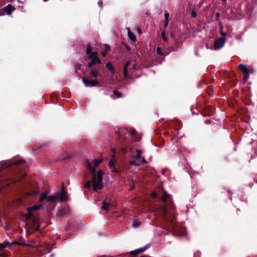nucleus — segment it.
Here are the masks:
<instances>
[{"label":"nucleus","instance_id":"0eeeda50","mask_svg":"<svg viewBox=\"0 0 257 257\" xmlns=\"http://www.w3.org/2000/svg\"><path fill=\"white\" fill-rule=\"evenodd\" d=\"M225 42V39L224 38H219L217 39L214 42V49L217 50L221 48L224 46Z\"/></svg>","mask_w":257,"mask_h":257},{"label":"nucleus","instance_id":"5701e85b","mask_svg":"<svg viewBox=\"0 0 257 257\" xmlns=\"http://www.w3.org/2000/svg\"><path fill=\"white\" fill-rule=\"evenodd\" d=\"M47 193H42L41 195V196H40L39 201L40 202L43 201L46 198L47 199Z\"/></svg>","mask_w":257,"mask_h":257},{"label":"nucleus","instance_id":"72a5a7b5","mask_svg":"<svg viewBox=\"0 0 257 257\" xmlns=\"http://www.w3.org/2000/svg\"><path fill=\"white\" fill-rule=\"evenodd\" d=\"M91 186V183L90 181L87 182L85 185L84 187L89 188Z\"/></svg>","mask_w":257,"mask_h":257},{"label":"nucleus","instance_id":"2eb2a0df","mask_svg":"<svg viewBox=\"0 0 257 257\" xmlns=\"http://www.w3.org/2000/svg\"><path fill=\"white\" fill-rule=\"evenodd\" d=\"M128 36V38L134 42H135L136 41V36L134 35V34L129 29H128L127 31Z\"/></svg>","mask_w":257,"mask_h":257},{"label":"nucleus","instance_id":"b1692460","mask_svg":"<svg viewBox=\"0 0 257 257\" xmlns=\"http://www.w3.org/2000/svg\"><path fill=\"white\" fill-rule=\"evenodd\" d=\"M92 49L90 45H87L86 46V53L88 55H90L91 53Z\"/></svg>","mask_w":257,"mask_h":257},{"label":"nucleus","instance_id":"c03bdc74","mask_svg":"<svg viewBox=\"0 0 257 257\" xmlns=\"http://www.w3.org/2000/svg\"><path fill=\"white\" fill-rule=\"evenodd\" d=\"M133 134H134L135 133V131H133V132H132Z\"/></svg>","mask_w":257,"mask_h":257},{"label":"nucleus","instance_id":"f8f14e48","mask_svg":"<svg viewBox=\"0 0 257 257\" xmlns=\"http://www.w3.org/2000/svg\"><path fill=\"white\" fill-rule=\"evenodd\" d=\"M15 10V8L11 5H8L4 8V11L8 15H10Z\"/></svg>","mask_w":257,"mask_h":257},{"label":"nucleus","instance_id":"4c0bfd02","mask_svg":"<svg viewBox=\"0 0 257 257\" xmlns=\"http://www.w3.org/2000/svg\"><path fill=\"white\" fill-rule=\"evenodd\" d=\"M5 164L4 163H0V165L4 164V168H7V165H6V164Z\"/></svg>","mask_w":257,"mask_h":257},{"label":"nucleus","instance_id":"7c9ffc66","mask_svg":"<svg viewBox=\"0 0 257 257\" xmlns=\"http://www.w3.org/2000/svg\"><path fill=\"white\" fill-rule=\"evenodd\" d=\"M156 50H157V52L159 54H160L161 55H163V53L162 52V50H161V49L160 47H157Z\"/></svg>","mask_w":257,"mask_h":257},{"label":"nucleus","instance_id":"2f4dec72","mask_svg":"<svg viewBox=\"0 0 257 257\" xmlns=\"http://www.w3.org/2000/svg\"><path fill=\"white\" fill-rule=\"evenodd\" d=\"M190 15L192 18H195L197 16V14L194 11H192L190 13Z\"/></svg>","mask_w":257,"mask_h":257},{"label":"nucleus","instance_id":"423d86ee","mask_svg":"<svg viewBox=\"0 0 257 257\" xmlns=\"http://www.w3.org/2000/svg\"><path fill=\"white\" fill-rule=\"evenodd\" d=\"M59 193H56L50 195L47 198V202L50 204L55 205L59 201Z\"/></svg>","mask_w":257,"mask_h":257},{"label":"nucleus","instance_id":"cd10ccee","mask_svg":"<svg viewBox=\"0 0 257 257\" xmlns=\"http://www.w3.org/2000/svg\"><path fill=\"white\" fill-rule=\"evenodd\" d=\"M31 212V211H28V213L25 215L26 219H30L32 216L33 214Z\"/></svg>","mask_w":257,"mask_h":257},{"label":"nucleus","instance_id":"c9c22d12","mask_svg":"<svg viewBox=\"0 0 257 257\" xmlns=\"http://www.w3.org/2000/svg\"><path fill=\"white\" fill-rule=\"evenodd\" d=\"M104 46L105 47L106 49H107V50H110V47H109V46L108 45H107V44H105V45H104Z\"/></svg>","mask_w":257,"mask_h":257},{"label":"nucleus","instance_id":"a878e982","mask_svg":"<svg viewBox=\"0 0 257 257\" xmlns=\"http://www.w3.org/2000/svg\"><path fill=\"white\" fill-rule=\"evenodd\" d=\"M111 97L113 99H115L120 97V94L119 93L117 92L116 91H114L113 95H111Z\"/></svg>","mask_w":257,"mask_h":257},{"label":"nucleus","instance_id":"473e14b6","mask_svg":"<svg viewBox=\"0 0 257 257\" xmlns=\"http://www.w3.org/2000/svg\"><path fill=\"white\" fill-rule=\"evenodd\" d=\"M161 36H162V38L163 39V40H164V41L167 40V38L165 37V33L164 32H162L161 33Z\"/></svg>","mask_w":257,"mask_h":257},{"label":"nucleus","instance_id":"f704fd0d","mask_svg":"<svg viewBox=\"0 0 257 257\" xmlns=\"http://www.w3.org/2000/svg\"><path fill=\"white\" fill-rule=\"evenodd\" d=\"M38 193V191H34L32 193H29V195H35Z\"/></svg>","mask_w":257,"mask_h":257},{"label":"nucleus","instance_id":"a18cd8bd","mask_svg":"<svg viewBox=\"0 0 257 257\" xmlns=\"http://www.w3.org/2000/svg\"><path fill=\"white\" fill-rule=\"evenodd\" d=\"M174 221L173 219H172L171 222H173Z\"/></svg>","mask_w":257,"mask_h":257},{"label":"nucleus","instance_id":"a19ab883","mask_svg":"<svg viewBox=\"0 0 257 257\" xmlns=\"http://www.w3.org/2000/svg\"><path fill=\"white\" fill-rule=\"evenodd\" d=\"M111 151L114 154L115 153V150L114 149H112Z\"/></svg>","mask_w":257,"mask_h":257},{"label":"nucleus","instance_id":"c85d7f7f","mask_svg":"<svg viewBox=\"0 0 257 257\" xmlns=\"http://www.w3.org/2000/svg\"><path fill=\"white\" fill-rule=\"evenodd\" d=\"M164 17H165V22H168L169 21V14L166 12L164 14Z\"/></svg>","mask_w":257,"mask_h":257},{"label":"nucleus","instance_id":"393cba45","mask_svg":"<svg viewBox=\"0 0 257 257\" xmlns=\"http://www.w3.org/2000/svg\"><path fill=\"white\" fill-rule=\"evenodd\" d=\"M220 34L222 36V37L221 38H224L225 39L226 33L222 31V25L221 23H220Z\"/></svg>","mask_w":257,"mask_h":257},{"label":"nucleus","instance_id":"1a4fd4ad","mask_svg":"<svg viewBox=\"0 0 257 257\" xmlns=\"http://www.w3.org/2000/svg\"><path fill=\"white\" fill-rule=\"evenodd\" d=\"M116 162V161L114 157V155H112L111 156V159L109 161L108 166L109 168L113 172H117V170L115 168Z\"/></svg>","mask_w":257,"mask_h":257},{"label":"nucleus","instance_id":"79ce46f5","mask_svg":"<svg viewBox=\"0 0 257 257\" xmlns=\"http://www.w3.org/2000/svg\"><path fill=\"white\" fill-rule=\"evenodd\" d=\"M0 257H7L5 255L2 254L0 255Z\"/></svg>","mask_w":257,"mask_h":257},{"label":"nucleus","instance_id":"6e6552de","mask_svg":"<svg viewBox=\"0 0 257 257\" xmlns=\"http://www.w3.org/2000/svg\"><path fill=\"white\" fill-rule=\"evenodd\" d=\"M88 71L90 76L95 79H96L98 77L101 76L100 68H92L88 70Z\"/></svg>","mask_w":257,"mask_h":257},{"label":"nucleus","instance_id":"f3484780","mask_svg":"<svg viewBox=\"0 0 257 257\" xmlns=\"http://www.w3.org/2000/svg\"><path fill=\"white\" fill-rule=\"evenodd\" d=\"M41 206H42L41 205H35L33 206L28 207L27 210H28V211H32L33 210H37L39 209Z\"/></svg>","mask_w":257,"mask_h":257},{"label":"nucleus","instance_id":"bb28decb","mask_svg":"<svg viewBox=\"0 0 257 257\" xmlns=\"http://www.w3.org/2000/svg\"><path fill=\"white\" fill-rule=\"evenodd\" d=\"M140 226V222L138 221L137 220H134L133 223V227H138Z\"/></svg>","mask_w":257,"mask_h":257},{"label":"nucleus","instance_id":"9b49d317","mask_svg":"<svg viewBox=\"0 0 257 257\" xmlns=\"http://www.w3.org/2000/svg\"><path fill=\"white\" fill-rule=\"evenodd\" d=\"M148 248V246L146 245L142 248H140L139 249H135L134 250H132L131 251L130 253L131 255H137L140 253L143 252L145 250H146Z\"/></svg>","mask_w":257,"mask_h":257},{"label":"nucleus","instance_id":"6ab92c4d","mask_svg":"<svg viewBox=\"0 0 257 257\" xmlns=\"http://www.w3.org/2000/svg\"><path fill=\"white\" fill-rule=\"evenodd\" d=\"M102 205L101 206L102 209H103V210H107L108 209L109 206H110L109 203L106 202V201H103L102 203Z\"/></svg>","mask_w":257,"mask_h":257},{"label":"nucleus","instance_id":"aec40b11","mask_svg":"<svg viewBox=\"0 0 257 257\" xmlns=\"http://www.w3.org/2000/svg\"><path fill=\"white\" fill-rule=\"evenodd\" d=\"M134 160L132 161H131L130 162V164L132 165H134V166H139L140 165H141V164H142L141 163V162H137V161L138 160H135V159H134Z\"/></svg>","mask_w":257,"mask_h":257},{"label":"nucleus","instance_id":"a211bd4d","mask_svg":"<svg viewBox=\"0 0 257 257\" xmlns=\"http://www.w3.org/2000/svg\"><path fill=\"white\" fill-rule=\"evenodd\" d=\"M106 67L110 71V72H111L112 74L114 73V68L110 62H107L106 64Z\"/></svg>","mask_w":257,"mask_h":257},{"label":"nucleus","instance_id":"4468645a","mask_svg":"<svg viewBox=\"0 0 257 257\" xmlns=\"http://www.w3.org/2000/svg\"><path fill=\"white\" fill-rule=\"evenodd\" d=\"M17 244L21 245H24V246H27V247H34L31 244L26 243L24 242H19V241H13L11 243V245H13V244Z\"/></svg>","mask_w":257,"mask_h":257},{"label":"nucleus","instance_id":"37998d69","mask_svg":"<svg viewBox=\"0 0 257 257\" xmlns=\"http://www.w3.org/2000/svg\"><path fill=\"white\" fill-rule=\"evenodd\" d=\"M138 33H140L141 32V30H140V29H139V30H138Z\"/></svg>","mask_w":257,"mask_h":257},{"label":"nucleus","instance_id":"e433bc0d","mask_svg":"<svg viewBox=\"0 0 257 257\" xmlns=\"http://www.w3.org/2000/svg\"><path fill=\"white\" fill-rule=\"evenodd\" d=\"M168 25V22L164 21V27H167Z\"/></svg>","mask_w":257,"mask_h":257},{"label":"nucleus","instance_id":"7ed1b4c3","mask_svg":"<svg viewBox=\"0 0 257 257\" xmlns=\"http://www.w3.org/2000/svg\"><path fill=\"white\" fill-rule=\"evenodd\" d=\"M88 57L90 60V62L87 65V67L89 68L92 67L94 65L100 64L101 63V60L97 56V53L96 52H92L88 55Z\"/></svg>","mask_w":257,"mask_h":257},{"label":"nucleus","instance_id":"ea45409f","mask_svg":"<svg viewBox=\"0 0 257 257\" xmlns=\"http://www.w3.org/2000/svg\"><path fill=\"white\" fill-rule=\"evenodd\" d=\"M98 5L99 6H100V7H101V6H102V3L101 2H99L98 3Z\"/></svg>","mask_w":257,"mask_h":257},{"label":"nucleus","instance_id":"f257e3e1","mask_svg":"<svg viewBox=\"0 0 257 257\" xmlns=\"http://www.w3.org/2000/svg\"><path fill=\"white\" fill-rule=\"evenodd\" d=\"M86 163L88 168L92 172L93 189L95 191L97 192L100 190L103 187L102 176L104 173L101 170H99L96 173L95 167H92L88 161Z\"/></svg>","mask_w":257,"mask_h":257},{"label":"nucleus","instance_id":"58836bf2","mask_svg":"<svg viewBox=\"0 0 257 257\" xmlns=\"http://www.w3.org/2000/svg\"><path fill=\"white\" fill-rule=\"evenodd\" d=\"M152 196L153 197H156L157 196V194L155 193H152Z\"/></svg>","mask_w":257,"mask_h":257},{"label":"nucleus","instance_id":"9d476101","mask_svg":"<svg viewBox=\"0 0 257 257\" xmlns=\"http://www.w3.org/2000/svg\"><path fill=\"white\" fill-rule=\"evenodd\" d=\"M137 153V156L135 157H133L134 159H135V160H141V162L142 164H146L147 163L146 160L145 159L144 157H142L141 156L142 151L140 150H137L136 151Z\"/></svg>","mask_w":257,"mask_h":257},{"label":"nucleus","instance_id":"20e7f679","mask_svg":"<svg viewBox=\"0 0 257 257\" xmlns=\"http://www.w3.org/2000/svg\"><path fill=\"white\" fill-rule=\"evenodd\" d=\"M82 81L86 87H93L100 86L99 85V81L97 79L93 80H88L85 78L82 79Z\"/></svg>","mask_w":257,"mask_h":257},{"label":"nucleus","instance_id":"c756f323","mask_svg":"<svg viewBox=\"0 0 257 257\" xmlns=\"http://www.w3.org/2000/svg\"><path fill=\"white\" fill-rule=\"evenodd\" d=\"M110 50H107V49H105V50L104 51H102V52H101V54L103 56V57H105L107 55V53H108V51H109Z\"/></svg>","mask_w":257,"mask_h":257},{"label":"nucleus","instance_id":"f03ea898","mask_svg":"<svg viewBox=\"0 0 257 257\" xmlns=\"http://www.w3.org/2000/svg\"><path fill=\"white\" fill-rule=\"evenodd\" d=\"M161 199L164 203L163 208L164 215L167 216L168 213L171 215H175V207L173 205L170 195L166 191H164Z\"/></svg>","mask_w":257,"mask_h":257},{"label":"nucleus","instance_id":"4be33fe9","mask_svg":"<svg viewBox=\"0 0 257 257\" xmlns=\"http://www.w3.org/2000/svg\"><path fill=\"white\" fill-rule=\"evenodd\" d=\"M102 159H95L93 160L94 167H96L102 162Z\"/></svg>","mask_w":257,"mask_h":257},{"label":"nucleus","instance_id":"412c9836","mask_svg":"<svg viewBox=\"0 0 257 257\" xmlns=\"http://www.w3.org/2000/svg\"><path fill=\"white\" fill-rule=\"evenodd\" d=\"M9 245L8 241H5L3 243H0V250H3L5 247Z\"/></svg>","mask_w":257,"mask_h":257},{"label":"nucleus","instance_id":"dca6fc26","mask_svg":"<svg viewBox=\"0 0 257 257\" xmlns=\"http://www.w3.org/2000/svg\"><path fill=\"white\" fill-rule=\"evenodd\" d=\"M66 199L65 193L64 189H62L61 192L59 193V201H62L65 200Z\"/></svg>","mask_w":257,"mask_h":257},{"label":"nucleus","instance_id":"ddd939ff","mask_svg":"<svg viewBox=\"0 0 257 257\" xmlns=\"http://www.w3.org/2000/svg\"><path fill=\"white\" fill-rule=\"evenodd\" d=\"M131 63L130 61L126 62L123 66V75L124 77L127 76V70L128 67L131 65Z\"/></svg>","mask_w":257,"mask_h":257},{"label":"nucleus","instance_id":"39448f33","mask_svg":"<svg viewBox=\"0 0 257 257\" xmlns=\"http://www.w3.org/2000/svg\"><path fill=\"white\" fill-rule=\"evenodd\" d=\"M239 69L243 73V79L248 80L249 76V70L247 66L244 64H239L238 66Z\"/></svg>","mask_w":257,"mask_h":257}]
</instances>
